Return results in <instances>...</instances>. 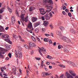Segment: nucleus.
<instances>
[{
  "label": "nucleus",
  "mask_w": 78,
  "mask_h": 78,
  "mask_svg": "<svg viewBox=\"0 0 78 78\" xmlns=\"http://www.w3.org/2000/svg\"><path fill=\"white\" fill-rule=\"evenodd\" d=\"M5 31V30L4 28H3V27L0 25V32H3Z\"/></svg>",
  "instance_id": "11"
},
{
  "label": "nucleus",
  "mask_w": 78,
  "mask_h": 78,
  "mask_svg": "<svg viewBox=\"0 0 78 78\" xmlns=\"http://www.w3.org/2000/svg\"><path fill=\"white\" fill-rule=\"evenodd\" d=\"M39 29L38 28H37L35 29V32L36 33H39Z\"/></svg>",
  "instance_id": "27"
},
{
  "label": "nucleus",
  "mask_w": 78,
  "mask_h": 78,
  "mask_svg": "<svg viewBox=\"0 0 78 78\" xmlns=\"http://www.w3.org/2000/svg\"><path fill=\"white\" fill-rule=\"evenodd\" d=\"M29 44L31 47H36V44L32 42L29 43Z\"/></svg>",
  "instance_id": "6"
},
{
  "label": "nucleus",
  "mask_w": 78,
  "mask_h": 78,
  "mask_svg": "<svg viewBox=\"0 0 78 78\" xmlns=\"http://www.w3.org/2000/svg\"><path fill=\"white\" fill-rule=\"evenodd\" d=\"M17 9L16 11V14L18 17L19 16V12L17 11Z\"/></svg>",
  "instance_id": "24"
},
{
  "label": "nucleus",
  "mask_w": 78,
  "mask_h": 78,
  "mask_svg": "<svg viewBox=\"0 0 78 78\" xmlns=\"http://www.w3.org/2000/svg\"><path fill=\"white\" fill-rule=\"evenodd\" d=\"M58 49H60V48H61V45H59L58 46Z\"/></svg>",
  "instance_id": "57"
},
{
  "label": "nucleus",
  "mask_w": 78,
  "mask_h": 78,
  "mask_svg": "<svg viewBox=\"0 0 78 78\" xmlns=\"http://www.w3.org/2000/svg\"><path fill=\"white\" fill-rule=\"evenodd\" d=\"M24 16L23 15H22L21 16V17L22 19L20 20V21L21 22H22V25H23V26H24V24L23 23H22V20H23V19H24Z\"/></svg>",
  "instance_id": "14"
},
{
  "label": "nucleus",
  "mask_w": 78,
  "mask_h": 78,
  "mask_svg": "<svg viewBox=\"0 0 78 78\" xmlns=\"http://www.w3.org/2000/svg\"><path fill=\"white\" fill-rule=\"evenodd\" d=\"M5 41H6V42H9V44H10V40H9V39L7 38V39H4Z\"/></svg>",
  "instance_id": "18"
},
{
  "label": "nucleus",
  "mask_w": 78,
  "mask_h": 78,
  "mask_svg": "<svg viewBox=\"0 0 78 78\" xmlns=\"http://www.w3.org/2000/svg\"><path fill=\"white\" fill-rule=\"evenodd\" d=\"M37 20V18L34 17H33L32 18V20L33 22H36V20Z\"/></svg>",
  "instance_id": "12"
},
{
  "label": "nucleus",
  "mask_w": 78,
  "mask_h": 78,
  "mask_svg": "<svg viewBox=\"0 0 78 78\" xmlns=\"http://www.w3.org/2000/svg\"><path fill=\"white\" fill-rule=\"evenodd\" d=\"M49 15L50 17H53V15H52V13L51 12L49 13Z\"/></svg>",
  "instance_id": "40"
},
{
  "label": "nucleus",
  "mask_w": 78,
  "mask_h": 78,
  "mask_svg": "<svg viewBox=\"0 0 78 78\" xmlns=\"http://www.w3.org/2000/svg\"><path fill=\"white\" fill-rule=\"evenodd\" d=\"M34 8L33 7H30L29 9V11H32L34 10Z\"/></svg>",
  "instance_id": "19"
},
{
  "label": "nucleus",
  "mask_w": 78,
  "mask_h": 78,
  "mask_svg": "<svg viewBox=\"0 0 78 78\" xmlns=\"http://www.w3.org/2000/svg\"><path fill=\"white\" fill-rule=\"evenodd\" d=\"M46 31V30L45 28H43L41 30V32H42V33H45V32Z\"/></svg>",
  "instance_id": "22"
},
{
  "label": "nucleus",
  "mask_w": 78,
  "mask_h": 78,
  "mask_svg": "<svg viewBox=\"0 0 78 78\" xmlns=\"http://www.w3.org/2000/svg\"><path fill=\"white\" fill-rule=\"evenodd\" d=\"M71 75L73 76H76V73H75L74 72Z\"/></svg>",
  "instance_id": "37"
},
{
  "label": "nucleus",
  "mask_w": 78,
  "mask_h": 78,
  "mask_svg": "<svg viewBox=\"0 0 78 78\" xmlns=\"http://www.w3.org/2000/svg\"><path fill=\"white\" fill-rule=\"evenodd\" d=\"M39 48L40 49V50H41V51H43L44 52V53H45L46 51V49H45L44 48H41V49L39 47Z\"/></svg>",
  "instance_id": "13"
},
{
  "label": "nucleus",
  "mask_w": 78,
  "mask_h": 78,
  "mask_svg": "<svg viewBox=\"0 0 78 78\" xmlns=\"http://www.w3.org/2000/svg\"><path fill=\"white\" fill-rule=\"evenodd\" d=\"M47 58L48 59H51V57L49 55H48L47 56Z\"/></svg>",
  "instance_id": "36"
},
{
  "label": "nucleus",
  "mask_w": 78,
  "mask_h": 78,
  "mask_svg": "<svg viewBox=\"0 0 78 78\" xmlns=\"http://www.w3.org/2000/svg\"><path fill=\"white\" fill-rule=\"evenodd\" d=\"M11 20L12 23V24H14V23H15V20H15V18L13 16H12Z\"/></svg>",
  "instance_id": "9"
},
{
  "label": "nucleus",
  "mask_w": 78,
  "mask_h": 78,
  "mask_svg": "<svg viewBox=\"0 0 78 78\" xmlns=\"http://www.w3.org/2000/svg\"><path fill=\"white\" fill-rule=\"evenodd\" d=\"M49 68L51 69H52V66H49Z\"/></svg>",
  "instance_id": "63"
},
{
  "label": "nucleus",
  "mask_w": 78,
  "mask_h": 78,
  "mask_svg": "<svg viewBox=\"0 0 78 78\" xmlns=\"http://www.w3.org/2000/svg\"><path fill=\"white\" fill-rule=\"evenodd\" d=\"M36 39H37V40L38 41H39V42H40V41H41V40H40V39L38 37H36Z\"/></svg>",
  "instance_id": "42"
},
{
  "label": "nucleus",
  "mask_w": 78,
  "mask_h": 78,
  "mask_svg": "<svg viewBox=\"0 0 78 78\" xmlns=\"http://www.w3.org/2000/svg\"><path fill=\"white\" fill-rule=\"evenodd\" d=\"M2 69H4V70H6V68L5 67H2Z\"/></svg>",
  "instance_id": "59"
},
{
  "label": "nucleus",
  "mask_w": 78,
  "mask_h": 78,
  "mask_svg": "<svg viewBox=\"0 0 78 78\" xmlns=\"http://www.w3.org/2000/svg\"><path fill=\"white\" fill-rule=\"evenodd\" d=\"M27 27L28 28H29V29H30L31 30H34L33 27V25L31 23H29L28 24Z\"/></svg>",
  "instance_id": "4"
},
{
  "label": "nucleus",
  "mask_w": 78,
  "mask_h": 78,
  "mask_svg": "<svg viewBox=\"0 0 78 78\" xmlns=\"http://www.w3.org/2000/svg\"><path fill=\"white\" fill-rule=\"evenodd\" d=\"M70 32H71V33H73V34H75V31L73 29H71L70 30Z\"/></svg>",
  "instance_id": "25"
},
{
  "label": "nucleus",
  "mask_w": 78,
  "mask_h": 78,
  "mask_svg": "<svg viewBox=\"0 0 78 78\" xmlns=\"http://www.w3.org/2000/svg\"><path fill=\"white\" fill-rule=\"evenodd\" d=\"M44 17L46 20H48L50 19V17L48 15V14L45 15Z\"/></svg>",
  "instance_id": "7"
},
{
  "label": "nucleus",
  "mask_w": 78,
  "mask_h": 78,
  "mask_svg": "<svg viewBox=\"0 0 78 78\" xmlns=\"http://www.w3.org/2000/svg\"><path fill=\"white\" fill-rule=\"evenodd\" d=\"M41 76H45V73H42L41 74Z\"/></svg>",
  "instance_id": "43"
},
{
  "label": "nucleus",
  "mask_w": 78,
  "mask_h": 78,
  "mask_svg": "<svg viewBox=\"0 0 78 78\" xmlns=\"http://www.w3.org/2000/svg\"><path fill=\"white\" fill-rule=\"evenodd\" d=\"M37 24V25L39 26L41 24V22H38L37 23H36Z\"/></svg>",
  "instance_id": "52"
},
{
  "label": "nucleus",
  "mask_w": 78,
  "mask_h": 78,
  "mask_svg": "<svg viewBox=\"0 0 78 78\" xmlns=\"http://www.w3.org/2000/svg\"><path fill=\"white\" fill-rule=\"evenodd\" d=\"M65 11L66 12H69V10H68V9H66L65 10Z\"/></svg>",
  "instance_id": "55"
},
{
  "label": "nucleus",
  "mask_w": 78,
  "mask_h": 78,
  "mask_svg": "<svg viewBox=\"0 0 78 78\" xmlns=\"http://www.w3.org/2000/svg\"><path fill=\"white\" fill-rule=\"evenodd\" d=\"M11 68H12V69H13V72H16V67H15V66H12V67Z\"/></svg>",
  "instance_id": "15"
},
{
  "label": "nucleus",
  "mask_w": 78,
  "mask_h": 78,
  "mask_svg": "<svg viewBox=\"0 0 78 78\" xmlns=\"http://www.w3.org/2000/svg\"><path fill=\"white\" fill-rule=\"evenodd\" d=\"M50 36H52V37H54V36H53V34L51 33Z\"/></svg>",
  "instance_id": "61"
},
{
  "label": "nucleus",
  "mask_w": 78,
  "mask_h": 78,
  "mask_svg": "<svg viewBox=\"0 0 78 78\" xmlns=\"http://www.w3.org/2000/svg\"><path fill=\"white\" fill-rule=\"evenodd\" d=\"M60 28L61 30H62V31H63V30H64V27H60Z\"/></svg>",
  "instance_id": "45"
},
{
  "label": "nucleus",
  "mask_w": 78,
  "mask_h": 78,
  "mask_svg": "<svg viewBox=\"0 0 78 78\" xmlns=\"http://www.w3.org/2000/svg\"><path fill=\"white\" fill-rule=\"evenodd\" d=\"M13 37L15 38V39H17V38H18V37H17V36L16 35V34H14L13 35Z\"/></svg>",
  "instance_id": "23"
},
{
  "label": "nucleus",
  "mask_w": 78,
  "mask_h": 78,
  "mask_svg": "<svg viewBox=\"0 0 78 78\" xmlns=\"http://www.w3.org/2000/svg\"><path fill=\"white\" fill-rule=\"evenodd\" d=\"M64 51L66 53H69V50L67 49H64Z\"/></svg>",
  "instance_id": "29"
},
{
  "label": "nucleus",
  "mask_w": 78,
  "mask_h": 78,
  "mask_svg": "<svg viewBox=\"0 0 78 78\" xmlns=\"http://www.w3.org/2000/svg\"><path fill=\"white\" fill-rule=\"evenodd\" d=\"M45 36H47V37H48V36H50L51 35L48 34H44Z\"/></svg>",
  "instance_id": "46"
},
{
  "label": "nucleus",
  "mask_w": 78,
  "mask_h": 78,
  "mask_svg": "<svg viewBox=\"0 0 78 78\" xmlns=\"http://www.w3.org/2000/svg\"><path fill=\"white\" fill-rule=\"evenodd\" d=\"M44 41H45V42H48V39L44 38Z\"/></svg>",
  "instance_id": "34"
},
{
  "label": "nucleus",
  "mask_w": 78,
  "mask_h": 78,
  "mask_svg": "<svg viewBox=\"0 0 78 78\" xmlns=\"http://www.w3.org/2000/svg\"><path fill=\"white\" fill-rule=\"evenodd\" d=\"M44 16H41V19L42 20H45V18H44Z\"/></svg>",
  "instance_id": "49"
},
{
  "label": "nucleus",
  "mask_w": 78,
  "mask_h": 78,
  "mask_svg": "<svg viewBox=\"0 0 78 78\" xmlns=\"http://www.w3.org/2000/svg\"><path fill=\"white\" fill-rule=\"evenodd\" d=\"M37 26H38L37 24V23H35V24H34V27H37Z\"/></svg>",
  "instance_id": "48"
},
{
  "label": "nucleus",
  "mask_w": 78,
  "mask_h": 78,
  "mask_svg": "<svg viewBox=\"0 0 78 78\" xmlns=\"http://www.w3.org/2000/svg\"><path fill=\"white\" fill-rule=\"evenodd\" d=\"M15 56H16V58H18V55L17 54V51H15Z\"/></svg>",
  "instance_id": "31"
},
{
  "label": "nucleus",
  "mask_w": 78,
  "mask_h": 78,
  "mask_svg": "<svg viewBox=\"0 0 78 78\" xmlns=\"http://www.w3.org/2000/svg\"><path fill=\"white\" fill-rule=\"evenodd\" d=\"M62 40H63V41H65V42H69V43H70V42H71L70 40L67 37H63L62 38Z\"/></svg>",
  "instance_id": "2"
},
{
  "label": "nucleus",
  "mask_w": 78,
  "mask_h": 78,
  "mask_svg": "<svg viewBox=\"0 0 78 78\" xmlns=\"http://www.w3.org/2000/svg\"><path fill=\"white\" fill-rule=\"evenodd\" d=\"M18 23L19 25H20V21H18Z\"/></svg>",
  "instance_id": "62"
},
{
  "label": "nucleus",
  "mask_w": 78,
  "mask_h": 78,
  "mask_svg": "<svg viewBox=\"0 0 78 78\" xmlns=\"http://www.w3.org/2000/svg\"><path fill=\"white\" fill-rule=\"evenodd\" d=\"M39 10L40 11L41 14L42 15H44V14H45L46 13V12H45V9H40Z\"/></svg>",
  "instance_id": "3"
},
{
  "label": "nucleus",
  "mask_w": 78,
  "mask_h": 78,
  "mask_svg": "<svg viewBox=\"0 0 78 78\" xmlns=\"http://www.w3.org/2000/svg\"><path fill=\"white\" fill-rule=\"evenodd\" d=\"M11 6L12 9H10V12H12V10H11V9H13V8H14V6H13V5H11Z\"/></svg>",
  "instance_id": "38"
},
{
  "label": "nucleus",
  "mask_w": 78,
  "mask_h": 78,
  "mask_svg": "<svg viewBox=\"0 0 78 78\" xmlns=\"http://www.w3.org/2000/svg\"><path fill=\"white\" fill-rule=\"evenodd\" d=\"M68 15L70 17H72V14H71V13H68Z\"/></svg>",
  "instance_id": "41"
},
{
  "label": "nucleus",
  "mask_w": 78,
  "mask_h": 78,
  "mask_svg": "<svg viewBox=\"0 0 78 78\" xmlns=\"http://www.w3.org/2000/svg\"><path fill=\"white\" fill-rule=\"evenodd\" d=\"M43 3L44 4H46V3H50L51 4H48L46 5V8L49 9L47 10L46 11V13L48 14V13H49V12L51 11V9H53V6H52V5H53V2L52 0H44Z\"/></svg>",
  "instance_id": "1"
},
{
  "label": "nucleus",
  "mask_w": 78,
  "mask_h": 78,
  "mask_svg": "<svg viewBox=\"0 0 78 78\" xmlns=\"http://www.w3.org/2000/svg\"><path fill=\"white\" fill-rule=\"evenodd\" d=\"M51 75V73H48L47 72L45 73V76H48V75Z\"/></svg>",
  "instance_id": "28"
},
{
  "label": "nucleus",
  "mask_w": 78,
  "mask_h": 78,
  "mask_svg": "<svg viewBox=\"0 0 78 78\" xmlns=\"http://www.w3.org/2000/svg\"><path fill=\"white\" fill-rule=\"evenodd\" d=\"M18 55L19 56V58L20 59V58H22V53L20 51H18Z\"/></svg>",
  "instance_id": "10"
},
{
  "label": "nucleus",
  "mask_w": 78,
  "mask_h": 78,
  "mask_svg": "<svg viewBox=\"0 0 78 78\" xmlns=\"http://www.w3.org/2000/svg\"><path fill=\"white\" fill-rule=\"evenodd\" d=\"M34 53V52L33 51H31V55H33V54Z\"/></svg>",
  "instance_id": "60"
},
{
  "label": "nucleus",
  "mask_w": 78,
  "mask_h": 78,
  "mask_svg": "<svg viewBox=\"0 0 78 78\" xmlns=\"http://www.w3.org/2000/svg\"><path fill=\"white\" fill-rule=\"evenodd\" d=\"M39 53L41 56H42V53H41L40 51H39Z\"/></svg>",
  "instance_id": "58"
},
{
  "label": "nucleus",
  "mask_w": 78,
  "mask_h": 78,
  "mask_svg": "<svg viewBox=\"0 0 78 78\" xmlns=\"http://www.w3.org/2000/svg\"><path fill=\"white\" fill-rule=\"evenodd\" d=\"M69 73H70V74L71 75H72L74 72L73 71H72V70H69Z\"/></svg>",
  "instance_id": "33"
},
{
  "label": "nucleus",
  "mask_w": 78,
  "mask_h": 78,
  "mask_svg": "<svg viewBox=\"0 0 78 78\" xmlns=\"http://www.w3.org/2000/svg\"><path fill=\"white\" fill-rule=\"evenodd\" d=\"M44 69L46 70V71H47L48 70V69H47V68L46 67H44Z\"/></svg>",
  "instance_id": "64"
},
{
  "label": "nucleus",
  "mask_w": 78,
  "mask_h": 78,
  "mask_svg": "<svg viewBox=\"0 0 78 78\" xmlns=\"http://www.w3.org/2000/svg\"><path fill=\"white\" fill-rule=\"evenodd\" d=\"M50 27L51 29H53V25L52 24H51L50 25Z\"/></svg>",
  "instance_id": "39"
},
{
  "label": "nucleus",
  "mask_w": 78,
  "mask_h": 78,
  "mask_svg": "<svg viewBox=\"0 0 78 78\" xmlns=\"http://www.w3.org/2000/svg\"><path fill=\"white\" fill-rule=\"evenodd\" d=\"M66 62H67L68 64H70L72 66H73L75 67L76 66V65L74 63L70 61H66Z\"/></svg>",
  "instance_id": "5"
},
{
  "label": "nucleus",
  "mask_w": 78,
  "mask_h": 78,
  "mask_svg": "<svg viewBox=\"0 0 78 78\" xmlns=\"http://www.w3.org/2000/svg\"><path fill=\"white\" fill-rule=\"evenodd\" d=\"M19 37L20 39V41H21V42H25V41H24V40L22 38L21 36H19Z\"/></svg>",
  "instance_id": "20"
},
{
  "label": "nucleus",
  "mask_w": 78,
  "mask_h": 78,
  "mask_svg": "<svg viewBox=\"0 0 78 78\" xmlns=\"http://www.w3.org/2000/svg\"><path fill=\"white\" fill-rule=\"evenodd\" d=\"M43 25L45 27L47 26V25H48V22H45L44 23Z\"/></svg>",
  "instance_id": "21"
},
{
  "label": "nucleus",
  "mask_w": 78,
  "mask_h": 78,
  "mask_svg": "<svg viewBox=\"0 0 78 78\" xmlns=\"http://www.w3.org/2000/svg\"><path fill=\"white\" fill-rule=\"evenodd\" d=\"M24 47L26 48H27V49H28V45L27 44H25L24 45Z\"/></svg>",
  "instance_id": "35"
},
{
  "label": "nucleus",
  "mask_w": 78,
  "mask_h": 78,
  "mask_svg": "<svg viewBox=\"0 0 78 78\" xmlns=\"http://www.w3.org/2000/svg\"><path fill=\"white\" fill-rule=\"evenodd\" d=\"M62 9L63 10H65V9H66V6H63Z\"/></svg>",
  "instance_id": "53"
},
{
  "label": "nucleus",
  "mask_w": 78,
  "mask_h": 78,
  "mask_svg": "<svg viewBox=\"0 0 78 78\" xmlns=\"http://www.w3.org/2000/svg\"><path fill=\"white\" fill-rule=\"evenodd\" d=\"M19 50L20 51H22V48L20 46L19 47Z\"/></svg>",
  "instance_id": "44"
},
{
  "label": "nucleus",
  "mask_w": 78,
  "mask_h": 78,
  "mask_svg": "<svg viewBox=\"0 0 78 78\" xmlns=\"http://www.w3.org/2000/svg\"><path fill=\"white\" fill-rule=\"evenodd\" d=\"M2 37L3 39H6V38H8L9 36V35L7 34H3L2 35Z\"/></svg>",
  "instance_id": "8"
},
{
  "label": "nucleus",
  "mask_w": 78,
  "mask_h": 78,
  "mask_svg": "<svg viewBox=\"0 0 78 78\" xmlns=\"http://www.w3.org/2000/svg\"><path fill=\"white\" fill-rule=\"evenodd\" d=\"M59 66L60 67H62V68H64L65 67V66L63 65H60Z\"/></svg>",
  "instance_id": "32"
},
{
  "label": "nucleus",
  "mask_w": 78,
  "mask_h": 78,
  "mask_svg": "<svg viewBox=\"0 0 78 78\" xmlns=\"http://www.w3.org/2000/svg\"><path fill=\"white\" fill-rule=\"evenodd\" d=\"M5 9L4 8H3L2 9H0V14H2L4 11V10Z\"/></svg>",
  "instance_id": "17"
},
{
  "label": "nucleus",
  "mask_w": 78,
  "mask_h": 78,
  "mask_svg": "<svg viewBox=\"0 0 78 78\" xmlns=\"http://www.w3.org/2000/svg\"><path fill=\"white\" fill-rule=\"evenodd\" d=\"M31 38L32 40L34 41H36V39L35 37H34L33 36L31 37Z\"/></svg>",
  "instance_id": "26"
},
{
  "label": "nucleus",
  "mask_w": 78,
  "mask_h": 78,
  "mask_svg": "<svg viewBox=\"0 0 78 78\" xmlns=\"http://www.w3.org/2000/svg\"><path fill=\"white\" fill-rule=\"evenodd\" d=\"M25 21L27 22L28 21V18L27 17L25 18Z\"/></svg>",
  "instance_id": "50"
},
{
  "label": "nucleus",
  "mask_w": 78,
  "mask_h": 78,
  "mask_svg": "<svg viewBox=\"0 0 78 78\" xmlns=\"http://www.w3.org/2000/svg\"><path fill=\"white\" fill-rule=\"evenodd\" d=\"M16 4H17L18 5H20V3L17 2H16Z\"/></svg>",
  "instance_id": "54"
},
{
  "label": "nucleus",
  "mask_w": 78,
  "mask_h": 78,
  "mask_svg": "<svg viewBox=\"0 0 78 78\" xmlns=\"http://www.w3.org/2000/svg\"><path fill=\"white\" fill-rule=\"evenodd\" d=\"M49 44H51V42H52V41L51 40V39H49Z\"/></svg>",
  "instance_id": "51"
},
{
  "label": "nucleus",
  "mask_w": 78,
  "mask_h": 78,
  "mask_svg": "<svg viewBox=\"0 0 78 78\" xmlns=\"http://www.w3.org/2000/svg\"><path fill=\"white\" fill-rule=\"evenodd\" d=\"M26 30H27V31H28V32H30V33H33V31H32L31 30H28V28H26Z\"/></svg>",
  "instance_id": "30"
},
{
  "label": "nucleus",
  "mask_w": 78,
  "mask_h": 78,
  "mask_svg": "<svg viewBox=\"0 0 78 78\" xmlns=\"http://www.w3.org/2000/svg\"><path fill=\"white\" fill-rule=\"evenodd\" d=\"M56 34H57V35L60 36H61V31H56Z\"/></svg>",
  "instance_id": "16"
},
{
  "label": "nucleus",
  "mask_w": 78,
  "mask_h": 78,
  "mask_svg": "<svg viewBox=\"0 0 78 78\" xmlns=\"http://www.w3.org/2000/svg\"><path fill=\"white\" fill-rule=\"evenodd\" d=\"M9 28V27H6L5 29V30H8V29Z\"/></svg>",
  "instance_id": "56"
},
{
  "label": "nucleus",
  "mask_w": 78,
  "mask_h": 78,
  "mask_svg": "<svg viewBox=\"0 0 78 78\" xmlns=\"http://www.w3.org/2000/svg\"><path fill=\"white\" fill-rule=\"evenodd\" d=\"M35 58L36 60H38V61L41 60V58H37L36 57H35Z\"/></svg>",
  "instance_id": "47"
}]
</instances>
